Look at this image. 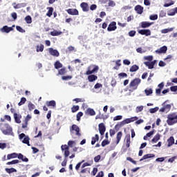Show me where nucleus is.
Instances as JSON below:
<instances>
[{"label": "nucleus", "mask_w": 177, "mask_h": 177, "mask_svg": "<svg viewBox=\"0 0 177 177\" xmlns=\"http://www.w3.org/2000/svg\"><path fill=\"white\" fill-rule=\"evenodd\" d=\"M19 162H20V160H13L10 162H7V165H15V164H19Z\"/></svg>", "instance_id": "a18cd8bd"}, {"label": "nucleus", "mask_w": 177, "mask_h": 177, "mask_svg": "<svg viewBox=\"0 0 177 177\" xmlns=\"http://www.w3.org/2000/svg\"><path fill=\"white\" fill-rule=\"evenodd\" d=\"M107 145H110V141H108L107 140H104L102 142L101 146L102 147H104L105 146H107Z\"/></svg>", "instance_id": "864d4df0"}, {"label": "nucleus", "mask_w": 177, "mask_h": 177, "mask_svg": "<svg viewBox=\"0 0 177 177\" xmlns=\"http://www.w3.org/2000/svg\"><path fill=\"white\" fill-rule=\"evenodd\" d=\"M165 103H167V101L162 103V107L159 110L160 113H169L170 111L172 106L171 104H165Z\"/></svg>", "instance_id": "6e6552de"}, {"label": "nucleus", "mask_w": 177, "mask_h": 177, "mask_svg": "<svg viewBox=\"0 0 177 177\" xmlns=\"http://www.w3.org/2000/svg\"><path fill=\"white\" fill-rule=\"evenodd\" d=\"M19 153H12L7 155V160H12V158H18Z\"/></svg>", "instance_id": "393cba45"}, {"label": "nucleus", "mask_w": 177, "mask_h": 177, "mask_svg": "<svg viewBox=\"0 0 177 177\" xmlns=\"http://www.w3.org/2000/svg\"><path fill=\"white\" fill-rule=\"evenodd\" d=\"M18 159L21 160L24 162H28V159L27 157L24 156L22 153H18Z\"/></svg>", "instance_id": "5701e85b"}, {"label": "nucleus", "mask_w": 177, "mask_h": 177, "mask_svg": "<svg viewBox=\"0 0 177 177\" xmlns=\"http://www.w3.org/2000/svg\"><path fill=\"white\" fill-rule=\"evenodd\" d=\"M85 160H83L81 162H78L76 166H75V169L76 171H78L80 169V168H81V165H82L83 162H84Z\"/></svg>", "instance_id": "603ef678"}, {"label": "nucleus", "mask_w": 177, "mask_h": 177, "mask_svg": "<svg viewBox=\"0 0 177 177\" xmlns=\"http://www.w3.org/2000/svg\"><path fill=\"white\" fill-rule=\"evenodd\" d=\"M138 70H139V66L134 64L130 68L129 71L130 73H135Z\"/></svg>", "instance_id": "2f4dec72"}, {"label": "nucleus", "mask_w": 177, "mask_h": 177, "mask_svg": "<svg viewBox=\"0 0 177 177\" xmlns=\"http://www.w3.org/2000/svg\"><path fill=\"white\" fill-rule=\"evenodd\" d=\"M48 52L51 56H54L55 57H59L60 56V53L57 50H55L53 48H48Z\"/></svg>", "instance_id": "ddd939ff"}, {"label": "nucleus", "mask_w": 177, "mask_h": 177, "mask_svg": "<svg viewBox=\"0 0 177 177\" xmlns=\"http://www.w3.org/2000/svg\"><path fill=\"white\" fill-rule=\"evenodd\" d=\"M61 150L62 151H64V155L65 157V159L62 162V166L66 167L67 165V157H68V156H70V148L67 146V145H64L61 146Z\"/></svg>", "instance_id": "7ed1b4c3"}, {"label": "nucleus", "mask_w": 177, "mask_h": 177, "mask_svg": "<svg viewBox=\"0 0 177 177\" xmlns=\"http://www.w3.org/2000/svg\"><path fill=\"white\" fill-rule=\"evenodd\" d=\"M46 104L47 106V107H56V101L55 100H51V101H47L46 102Z\"/></svg>", "instance_id": "412c9836"}, {"label": "nucleus", "mask_w": 177, "mask_h": 177, "mask_svg": "<svg viewBox=\"0 0 177 177\" xmlns=\"http://www.w3.org/2000/svg\"><path fill=\"white\" fill-rule=\"evenodd\" d=\"M98 131H99L101 136H103V135H104V133L106 132V126H104V123L99 124Z\"/></svg>", "instance_id": "9d476101"}, {"label": "nucleus", "mask_w": 177, "mask_h": 177, "mask_svg": "<svg viewBox=\"0 0 177 177\" xmlns=\"http://www.w3.org/2000/svg\"><path fill=\"white\" fill-rule=\"evenodd\" d=\"M167 12L165 10H161L159 13V17H165Z\"/></svg>", "instance_id": "13d9d810"}, {"label": "nucleus", "mask_w": 177, "mask_h": 177, "mask_svg": "<svg viewBox=\"0 0 177 177\" xmlns=\"http://www.w3.org/2000/svg\"><path fill=\"white\" fill-rule=\"evenodd\" d=\"M97 71H99V66L96 65H90L87 68L86 75H91V74H93V73H97Z\"/></svg>", "instance_id": "20e7f679"}, {"label": "nucleus", "mask_w": 177, "mask_h": 177, "mask_svg": "<svg viewBox=\"0 0 177 177\" xmlns=\"http://www.w3.org/2000/svg\"><path fill=\"white\" fill-rule=\"evenodd\" d=\"M170 91L171 92H176L177 91V86H173L170 87Z\"/></svg>", "instance_id": "338daca9"}, {"label": "nucleus", "mask_w": 177, "mask_h": 177, "mask_svg": "<svg viewBox=\"0 0 177 177\" xmlns=\"http://www.w3.org/2000/svg\"><path fill=\"white\" fill-rule=\"evenodd\" d=\"M14 119H15V122H17V124L21 123V115L15 113H14Z\"/></svg>", "instance_id": "f3484780"}, {"label": "nucleus", "mask_w": 177, "mask_h": 177, "mask_svg": "<svg viewBox=\"0 0 177 177\" xmlns=\"http://www.w3.org/2000/svg\"><path fill=\"white\" fill-rule=\"evenodd\" d=\"M80 7L82 8L83 12H89V6L87 3L83 2L80 4Z\"/></svg>", "instance_id": "a211bd4d"}, {"label": "nucleus", "mask_w": 177, "mask_h": 177, "mask_svg": "<svg viewBox=\"0 0 177 177\" xmlns=\"http://www.w3.org/2000/svg\"><path fill=\"white\" fill-rule=\"evenodd\" d=\"M135 10L138 13V15H142L143 13V7L140 6H136L135 7Z\"/></svg>", "instance_id": "c756f323"}, {"label": "nucleus", "mask_w": 177, "mask_h": 177, "mask_svg": "<svg viewBox=\"0 0 177 177\" xmlns=\"http://www.w3.org/2000/svg\"><path fill=\"white\" fill-rule=\"evenodd\" d=\"M145 93L146 96H150V95H151V93H153V89L152 88L145 89Z\"/></svg>", "instance_id": "49530a36"}, {"label": "nucleus", "mask_w": 177, "mask_h": 177, "mask_svg": "<svg viewBox=\"0 0 177 177\" xmlns=\"http://www.w3.org/2000/svg\"><path fill=\"white\" fill-rule=\"evenodd\" d=\"M129 37H135V35H136V31L131 30L130 32H129Z\"/></svg>", "instance_id": "e2e57ef3"}, {"label": "nucleus", "mask_w": 177, "mask_h": 177, "mask_svg": "<svg viewBox=\"0 0 177 177\" xmlns=\"http://www.w3.org/2000/svg\"><path fill=\"white\" fill-rule=\"evenodd\" d=\"M97 142H99V135L95 134L94 137L91 138V145H95Z\"/></svg>", "instance_id": "7c9ffc66"}, {"label": "nucleus", "mask_w": 177, "mask_h": 177, "mask_svg": "<svg viewBox=\"0 0 177 177\" xmlns=\"http://www.w3.org/2000/svg\"><path fill=\"white\" fill-rule=\"evenodd\" d=\"M78 110H80V106H78V105H73L71 107V112L72 113H77V111H78Z\"/></svg>", "instance_id": "a19ab883"}, {"label": "nucleus", "mask_w": 177, "mask_h": 177, "mask_svg": "<svg viewBox=\"0 0 177 177\" xmlns=\"http://www.w3.org/2000/svg\"><path fill=\"white\" fill-rule=\"evenodd\" d=\"M88 80L89 82H93V81L97 80V77L95 75H88Z\"/></svg>", "instance_id": "c85d7f7f"}, {"label": "nucleus", "mask_w": 177, "mask_h": 177, "mask_svg": "<svg viewBox=\"0 0 177 177\" xmlns=\"http://www.w3.org/2000/svg\"><path fill=\"white\" fill-rule=\"evenodd\" d=\"M176 13H177V7L169 10L167 12V15L168 16H175Z\"/></svg>", "instance_id": "bb28decb"}, {"label": "nucleus", "mask_w": 177, "mask_h": 177, "mask_svg": "<svg viewBox=\"0 0 177 177\" xmlns=\"http://www.w3.org/2000/svg\"><path fill=\"white\" fill-rule=\"evenodd\" d=\"M144 106H137L136 109V113H140V111H143Z\"/></svg>", "instance_id": "bf43d9fd"}, {"label": "nucleus", "mask_w": 177, "mask_h": 177, "mask_svg": "<svg viewBox=\"0 0 177 177\" xmlns=\"http://www.w3.org/2000/svg\"><path fill=\"white\" fill-rule=\"evenodd\" d=\"M16 29L17 31H19V32H26V30L23 29V28H21V26H16Z\"/></svg>", "instance_id": "4d7b16f0"}, {"label": "nucleus", "mask_w": 177, "mask_h": 177, "mask_svg": "<svg viewBox=\"0 0 177 177\" xmlns=\"http://www.w3.org/2000/svg\"><path fill=\"white\" fill-rule=\"evenodd\" d=\"M67 73V71L66 70V68H62L58 71V74L59 75H64Z\"/></svg>", "instance_id": "37998d69"}, {"label": "nucleus", "mask_w": 177, "mask_h": 177, "mask_svg": "<svg viewBox=\"0 0 177 177\" xmlns=\"http://www.w3.org/2000/svg\"><path fill=\"white\" fill-rule=\"evenodd\" d=\"M133 121H135V120L133 119V118H127L125 120H124L121 124L122 125H125L126 124H131V122H133Z\"/></svg>", "instance_id": "b1692460"}, {"label": "nucleus", "mask_w": 177, "mask_h": 177, "mask_svg": "<svg viewBox=\"0 0 177 177\" xmlns=\"http://www.w3.org/2000/svg\"><path fill=\"white\" fill-rule=\"evenodd\" d=\"M0 31L1 32H6V34H9L10 31H13V27H8V26H4L0 29Z\"/></svg>", "instance_id": "4468645a"}, {"label": "nucleus", "mask_w": 177, "mask_h": 177, "mask_svg": "<svg viewBox=\"0 0 177 177\" xmlns=\"http://www.w3.org/2000/svg\"><path fill=\"white\" fill-rule=\"evenodd\" d=\"M71 78H73V76H71V75L62 77V80H63V81H67V80H71Z\"/></svg>", "instance_id": "052dcab7"}, {"label": "nucleus", "mask_w": 177, "mask_h": 177, "mask_svg": "<svg viewBox=\"0 0 177 177\" xmlns=\"http://www.w3.org/2000/svg\"><path fill=\"white\" fill-rule=\"evenodd\" d=\"M13 6L15 9H20V8H24V6H26V3H18L16 4V3H13Z\"/></svg>", "instance_id": "4c0bfd02"}, {"label": "nucleus", "mask_w": 177, "mask_h": 177, "mask_svg": "<svg viewBox=\"0 0 177 177\" xmlns=\"http://www.w3.org/2000/svg\"><path fill=\"white\" fill-rule=\"evenodd\" d=\"M167 125L172 126L177 124V113L173 112L167 115Z\"/></svg>", "instance_id": "f03ea898"}, {"label": "nucleus", "mask_w": 177, "mask_h": 177, "mask_svg": "<svg viewBox=\"0 0 177 177\" xmlns=\"http://www.w3.org/2000/svg\"><path fill=\"white\" fill-rule=\"evenodd\" d=\"M66 12L68 13V15H71V16H78L80 15L78 10L75 8H69L66 10Z\"/></svg>", "instance_id": "f8f14e48"}, {"label": "nucleus", "mask_w": 177, "mask_h": 177, "mask_svg": "<svg viewBox=\"0 0 177 177\" xmlns=\"http://www.w3.org/2000/svg\"><path fill=\"white\" fill-rule=\"evenodd\" d=\"M126 139V147L127 149H129L131 146V134H127L125 136Z\"/></svg>", "instance_id": "aec40b11"}, {"label": "nucleus", "mask_w": 177, "mask_h": 177, "mask_svg": "<svg viewBox=\"0 0 177 177\" xmlns=\"http://www.w3.org/2000/svg\"><path fill=\"white\" fill-rule=\"evenodd\" d=\"M138 34H140L141 35H145L146 37H149V35H151V31H150L149 29H142L138 30Z\"/></svg>", "instance_id": "9b49d317"}, {"label": "nucleus", "mask_w": 177, "mask_h": 177, "mask_svg": "<svg viewBox=\"0 0 177 177\" xmlns=\"http://www.w3.org/2000/svg\"><path fill=\"white\" fill-rule=\"evenodd\" d=\"M122 138V131H119L117 133V136H116V145H118V143H120L121 138Z\"/></svg>", "instance_id": "473e14b6"}, {"label": "nucleus", "mask_w": 177, "mask_h": 177, "mask_svg": "<svg viewBox=\"0 0 177 177\" xmlns=\"http://www.w3.org/2000/svg\"><path fill=\"white\" fill-rule=\"evenodd\" d=\"M111 85L113 87L115 86V85H117V80H115V79H112L111 82Z\"/></svg>", "instance_id": "0e129e2a"}, {"label": "nucleus", "mask_w": 177, "mask_h": 177, "mask_svg": "<svg viewBox=\"0 0 177 177\" xmlns=\"http://www.w3.org/2000/svg\"><path fill=\"white\" fill-rule=\"evenodd\" d=\"M167 147H171L172 145H175V138H174V136H171L168 140H167Z\"/></svg>", "instance_id": "4be33fe9"}, {"label": "nucleus", "mask_w": 177, "mask_h": 177, "mask_svg": "<svg viewBox=\"0 0 177 177\" xmlns=\"http://www.w3.org/2000/svg\"><path fill=\"white\" fill-rule=\"evenodd\" d=\"M151 23L147 21H142L141 22V27L142 28H147L151 26Z\"/></svg>", "instance_id": "cd10ccee"}, {"label": "nucleus", "mask_w": 177, "mask_h": 177, "mask_svg": "<svg viewBox=\"0 0 177 177\" xmlns=\"http://www.w3.org/2000/svg\"><path fill=\"white\" fill-rule=\"evenodd\" d=\"M82 115H84V113L82 111L78 112L76 115L77 121H81V117H82Z\"/></svg>", "instance_id": "09e8293b"}, {"label": "nucleus", "mask_w": 177, "mask_h": 177, "mask_svg": "<svg viewBox=\"0 0 177 177\" xmlns=\"http://www.w3.org/2000/svg\"><path fill=\"white\" fill-rule=\"evenodd\" d=\"M156 157V155L154 153H147L146 155H144L141 159H140V161L142 162L144 160H147L148 158H154Z\"/></svg>", "instance_id": "dca6fc26"}, {"label": "nucleus", "mask_w": 177, "mask_h": 177, "mask_svg": "<svg viewBox=\"0 0 177 177\" xmlns=\"http://www.w3.org/2000/svg\"><path fill=\"white\" fill-rule=\"evenodd\" d=\"M54 66H55V68H56V70H59V68H62V67H63V64L60 63L59 61H57L54 64Z\"/></svg>", "instance_id": "c9c22d12"}, {"label": "nucleus", "mask_w": 177, "mask_h": 177, "mask_svg": "<svg viewBox=\"0 0 177 177\" xmlns=\"http://www.w3.org/2000/svg\"><path fill=\"white\" fill-rule=\"evenodd\" d=\"M62 34H63V32L57 31L56 30L50 32V35H52V37H58V35H62Z\"/></svg>", "instance_id": "a878e982"}, {"label": "nucleus", "mask_w": 177, "mask_h": 177, "mask_svg": "<svg viewBox=\"0 0 177 177\" xmlns=\"http://www.w3.org/2000/svg\"><path fill=\"white\" fill-rule=\"evenodd\" d=\"M142 80L140 78H135L133 80L129 85V92H133V91H136V89H138V86H139Z\"/></svg>", "instance_id": "f257e3e1"}, {"label": "nucleus", "mask_w": 177, "mask_h": 177, "mask_svg": "<svg viewBox=\"0 0 177 177\" xmlns=\"http://www.w3.org/2000/svg\"><path fill=\"white\" fill-rule=\"evenodd\" d=\"M158 110H159L158 106H156L155 108H151L149 109V113H151V114H154V113H157Z\"/></svg>", "instance_id": "8fccbe9b"}, {"label": "nucleus", "mask_w": 177, "mask_h": 177, "mask_svg": "<svg viewBox=\"0 0 177 177\" xmlns=\"http://www.w3.org/2000/svg\"><path fill=\"white\" fill-rule=\"evenodd\" d=\"M1 132H3V135H11L12 129L9 124H4L1 128Z\"/></svg>", "instance_id": "39448f33"}, {"label": "nucleus", "mask_w": 177, "mask_h": 177, "mask_svg": "<svg viewBox=\"0 0 177 177\" xmlns=\"http://www.w3.org/2000/svg\"><path fill=\"white\" fill-rule=\"evenodd\" d=\"M172 31V28L162 29L161 30L162 34H167L168 32H171Z\"/></svg>", "instance_id": "5fc2aeb1"}, {"label": "nucleus", "mask_w": 177, "mask_h": 177, "mask_svg": "<svg viewBox=\"0 0 177 177\" xmlns=\"http://www.w3.org/2000/svg\"><path fill=\"white\" fill-rule=\"evenodd\" d=\"M103 176H104V173L103 172V171L98 172L97 175L96 176V177H103Z\"/></svg>", "instance_id": "774afa93"}, {"label": "nucleus", "mask_w": 177, "mask_h": 177, "mask_svg": "<svg viewBox=\"0 0 177 177\" xmlns=\"http://www.w3.org/2000/svg\"><path fill=\"white\" fill-rule=\"evenodd\" d=\"M19 138L21 140H22V143L25 145H28V146H30V137L28 136H26L24 133L19 134Z\"/></svg>", "instance_id": "423d86ee"}, {"label": "nucleus", "mask_w": 177, "mask_h": 177, "mask_svg": "<svg viewBox=\"0 0 177 177\" xmlns=\"http://www.w3.org/2000/svg\"><path fill=\"white\" fill-rule=\"evenodd\" d=\"M167 50H168V48L166 46H163L160 49L156 50V53H158V55H160V53H167Z\"/></svg>", "instance_id": "2eb2a0df"}, {"label": "nucleus", "mask_w": 177, "mask_h": 177, "mask_svg": "<svg viewBox=\"0 0 177 177\" xmlns=\"http://www.w3.org/2000/svg\"><path fill=\"white\" fill-rule=\"evenodd\" d=\"M119 78H127L128 77V75L125 73H120L118 74Z\"/></svg>", "instance_id": "6e6d98bb"}, {"label": "nucleus", "mask_w": 177, "mask_h": 177, "mask_svg": "<svg viewBox=\"0 0 177 177\" xmlns=\"http://www.w3.org/2000/svg\"><path fill=\"white\" fill-rule=\"evenodd\" d=\"M28 107L29 111H32V110L35 109V105H34V104H32V102H29L28 104Z\"/></svg>", "instance_id": "de8ad7c7"}, {"label": "nucleus", "mask_w": 177, "mask_h": 177, "mask_svg": "<svg viewBox=\"0 0 177 177\" xmlns=\"http://www.w3.org/2000/svg\"><path fill=\"white\" fill-rule=\"evenodd\" d=\"M144 64H145L149 70H151L152 68H154V66H153V64L150 62H144Z\"/></svg>", "instance_id": "79ce46f5"}, {"label": "nucleus", "mask_w": 177, "mask_h": 177, "mask_svg": "<svg viewBox=\"0 0 177 177\" xmlns=\"http://www.w3.org/2000/svg\"><path fill=\"white\" fill-rule=\"evenodd\" d=\"M85 113L88 115H91V116L96 115V112L92 108H87Z\"/></svg>", "instance_id": "6ab92c4d"}, {"label": "nucleus", "mask_w": 177, "mask_h": 177, "mask_svg": "<svg viewBox=\"0 0 177 177\" xmlns=\"http://www.w3.org/2000/svg\"><path fill=\"white\" fill-rule=\"evenodd\" d=\"M70 131L71 135H74V131H75V135H76V136H81V133H80V127L77 126V124H73L70 129Z\"/></svg>", "instance_id": "0eeeda50"}, {"label": "nucleus", "mask_w": 177, "mask_h": 177, "mask_svg": "<svg viewBox=\"0 0 177 177\" xmlns=\"http://www.w3.org/2000/svg\"><path fill=\"white\" fill-rule=\"evenodd\" d=\"M44 44H41L40 46H37L36 51L44 52Z\"/></svg>", "instance_id": "c03bdc74"}, {"label": "nucleus", "mask_w": 177, "mask_h": 177, "mask_svg": "<svg viewBox=\"0 0 177 177\" xmlns=\"http://www.w3.org/2000/svg\"><path fill=\"white\" fill-rule=\"evenodd\" d=\"M117 30V22L116 21H112L110 23L107 28V31H115Z\"/></svg>", "instance_id": "1a4fd4ad"}, {"label": "nucleus", "mask_w": 177, "mask_h": 177, "mask_svg": "<svg viewBox=\"0 0 177 177\" xmlns=\"http://www.w3.org/2000/svg\"><path fill=\"white\" fill-rule=\"evenodd\" d=\"M26 102H27V99L24 97H21V101L18 103V106H23Z\"/></svg>", "instance_id": "3c124183"}, {"label": "nucleus", "mask_w": 177, "mask_h": 177, "mask_svg": "<svg viewBox=\"0 0 177 177\" xmlns=\"http://www.w3.org/2000/svg\"><path fill=\"white\" fill-rule=\"evenodd\" d=\"M160 138H161V135H160V133H157L151 140V142H153V143H157V142L160 140Z\"/></svg>", "instance_id": "72a5a7b5"}, {"label": "nucleus", "mask_w": 177, "mask_h": 177, "mask_svg": "<svg viewBox=\"0 0 177 177\" xmlns=\"http://www.w3.org/2000/svg\"><path fill=\"white\" fill-rule=\"evenodd\" d=\"M111 6V8H113V7L115 6V3H114V1H110L108 3V6Z\"/></svg>", "instance_id": "69168bd1"}, {"label": "nucleus", "mask_w": 177, "mask_h": 177, "mask_svg": "<svg viewBox=\"0 0 177 177\" xmlns=\"http://www.w3.org/2000/svg\"><path fill=\"white\" fill-rule=\"evenodd\" d=\"M149 19L150 20H157L158 19V15H150Z\"/></svg>", "instance_id": "680f3d73"}, {"label": "nucleus", "mask_w": 177, "mask_h": 177, "mask_svg": "<svg viewBox=\"0 0 177 177\" xmlns=\"http://www.w3.org/2000/svg\"><path fill=\"white\" fill-rule=\"evenodd\" d=\"M25 21L27 24H31V23H32V18H31V16L28 15L25 17Z\"/></svg>", "instance_id": "ea45409f"}, {"label": "nucleus", "mask_w": 177, "mask_h": 177, "mask_svg": "<svg viewBox=\"0 0 177 177\" xmlns=\"http://www.w3.org/2000/svg\"><path fill=\"white\" fill-rule=\"evenodd\" d=\"M115 66L113 67V70H120V67H121V59H118L115 62Z\"/></svg>", "instance_id": "f704fd0d"}, {"label": "nucleus", "mask_w": 177, "mask_h": 177, "mask_svg": "<svg viewBox=\"0 0 177 177\" xmlns=\"http://www.w3.org/2000/svg\"><path fill=\"white\" fill-rule=\"evenodd\" d=\"M47 9H48V11L46 13V16H48V17H51L52 15H53V7H48V8H47Z\"/></svg>", "instance_id": "e433bc0d"}, {"label": "nucleus", "mask_w": 177, "mask_h": 177, "mask_svg": "<svg viewBox=\"0 0 177 177\" xmlns=\"http://www.w3.org/2000/svg\"><path fill=\"white\" fill-rule=\"evenodd\" d=\"M6 171L7 174H13V172H17V170L13 167L12 168H6Z\"/></svg>", "instance_id": "58836bf2"}]
</instances>
